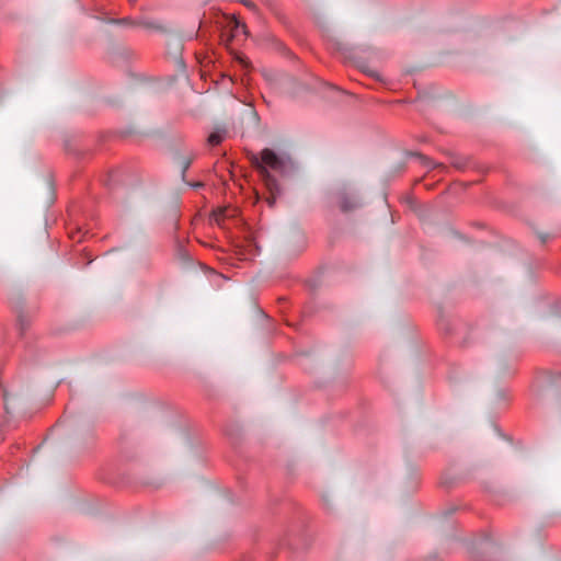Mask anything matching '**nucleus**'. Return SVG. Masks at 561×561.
<instances>
[{
    "instance_id": "nucleus-1",
    "label": "nucleus",
    "mask_w": 561,
    "mask_h": 561,
    "mask_svg": "<svg viewBox=\"0 0 561 561\" xmlns=\"http://www.w3.org/2000/svg\"><path fill=\"white\" fill-rule=\"evenodd\" d=\"M252 164L266 181H273L270 170L284 173L289 164V159L277 154L274 150L265 148L260 157L253 156Z\"/></svg>"
},
{
    "instance_id": "nucleus-2",
    "label": "nucleus",
    "mask_w": 561,
    "mask_h": 561,
    "mask_svg": "<svg viewBox=\"0 0 561 561\" xmlns=\"http://www.w3.org/2000/svg\"><path fill=\"white\" fill-rule=\"evenodd\" d=\"M335 198L342 211H350L362 205L357 196L348 192L346 188L340 190L336 193Z\"/></svg>"
},
{
    "instance_id": "nucleus-3",
    "label": "nucleus",
    "mask_w": 561,
    "mask_h": 561,
    "mask_svg": "<svg viewBox=\"0 0 561 561\" xmlns=\"http://www.w3.org/2000/svg\"><path fill=\"white\" fill-rule=\"evenodd\" d=\"M233 211L234 210H230L228 208H218L213 211L211 221L218 226H222L226 218L233 216Z\"/></svg>"
},
{
    "instance_id": "nucleus-4",
    "label": "nucleus",
    "mask_w": 561,
    "mask_h": 561,
    "mask_svg": "<svg viewBox=\"0 0 561 561\" xmlns=\"http://www.w3.org/2000/svg\"><path fill=\"white\" fill-rule=\"evenodd\" d=\"M225 134L226 131L225 130H216V131H213L209 136H208V144L210 146H217L219 144H221V141L224 140L225 138Z\"/></svg>"
},
{
    "instance_id": "nucleus-5",
    "label": "nucleus",
    "mask_w": 561,
    "mask_h": 561,
    "mask_svg": "<svg viewBox=\"0 0 561 561\" xmlns=\"http://www.w3.org/2000/svg\"><path fill=\"white\" fill-rule=\"evenodd\" d=\"M30 325V319L24 313H19L16 319V329L23 334Z\"/></svg>"
},
{
    "instance_id": "nucleus-6",
    "label": "nucleus",
    "mask_w": 561,
    "mask_h": 561,
    "mask_svg": "<svg viewBox=\"0 0 561 561\" xmlns=\"http://www.w3.org/2000/svg\"><path fill=\"white\" fill-rule=\"evenodd\" d=\"M205 275H206V277H207V278H209V279L215 278V277H220V278H222V280H229V277L224 276L222 274H218V273H217L216 271H214V270H208V271L206 272V274H205Z\"/></svg>"
},
{
    "instance_id": "nucleus-7",
    "label": "nucleus",
    "mask_w": 561,
    "mask_h": 561,
    "mask_svg": "<svg viewBox=\"0 0 561 561\" xmlns=\"http://www.w3.org/2000/svg\"><path fill=\"white\" fill-rule=\"evenodd\" d=\"M190 165H191V160H183V162H182V179L183 180L185 178V172L187 171Z\"/></svg>"
},
{
    "instance_id": "nucleus-8",
    "label": "nucleus",
    "mask_w": 561,
    "mask_h": 561,
    "mask_svg": "<svg viewBox=\"0 0 561 561\" xmlns=\"http://www.w3.org/2000/svg\"><path fill=\"white\" fill-rule=\"evenodd\" d=\"M242 4H244L248 9L252 10V11H255L256 10V5L254 4V2L250 1V0H240Z\"/></svg>"
},
{
    "instance_id": "nucleus-9",
    "label": "nucleus",
    "mask_w": 561,
    "mask_h": 561,
    "mask_svg": "<svg viewBox=\"0 0 561 561\" xmlns=\"http://www.w3.org/2000/svg\"><path fill=\"white\" fill-rule=\"evenodd\" d=\"M234 28H236V31H237V32H238L239 30H242V32H243V33H245V24L241 23L240 21H237V20H236Z\"/></svg>"
},
{
    "instance_id": "nucleus-10",
    "label": "nucleus",
    "mask_w": 561,
    "mask_h": 561,
    "mask_svg": "<svg viewBox=\"0 0 561 561\" xmlns=\"http://www.w3.org/2000/svg\"><path fill=\"white\" fill-rule=\"evenodd\" d=\"M191 185H192L193 187H195V188H198V187H203V186H204V184H203L202 182L193 183V184H191Z\"/></svg>"
},
{
    "instance_id": "nucleus-11",
    "label": "nucleus",
    "mask_w": 561,
    "mask_h": 561,
    "mask_svg": "<svg viewBox=\"0 0 561 561\" xmlns=\"http://www.w3.org/2000/svg\"><path fill=\"white\" fill-rule=\"evenodd\" d=\"M85 257H87V263H85L84 265H88V264L92 263V259H90V257L88 256V254H85Z\"/></svg>"
}]
</instances>
